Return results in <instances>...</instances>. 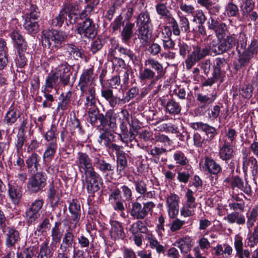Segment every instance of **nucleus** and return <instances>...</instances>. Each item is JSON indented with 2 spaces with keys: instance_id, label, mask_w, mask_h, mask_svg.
<instances>
[{
  "instance_id": "f257e3e1",
  "label": "nucleus",
  "mask_w": 258,
  "mask_h": 258,
  "mask_svg": "<svg viewBox=\"0 0 258 258\" xmlns=\"http://www.w3.org/2000/svg\"><path fill=\"white\" fill-rule=\"evenodd\" d=\"M93 70L89 69L84 72L80 77L79 87L82 96H86L85 106H92L96 103L95 84L91 80Z\"/></svg>"
},
{
  "instance_id": "f03ea898",
  "label": "nucleus",
  "mask_w": 258,
  "mask_h": 258,
  "mask_svg": "<svg viewBox=\"0 0 258 258\" xmlns=\"http://www.w3.org/2000/svg\"><path fill=\"white\" fill-rule=\"evenodd\" d=\"M136 23L138 38L142 45L145 46L152 36L153 26L149 13L147 11L141 12L137 19Z\"/></svg>"
},
{
  "instance_id": "7ed1b4c3",
  "label": "nucleus",
  "mask_w": 258,
  "mask_h": 258,
  "mask_svg": "<svg viewBox=\"0 0 258 258\" xmlns=\"http://www.w3.org/2000/svg\"><path fill=\"white\" fill-rule=\"evenodd\" d=\"M236 39L234 34H229L226 37L214 38L208 45L209 52L215 55L222 54L231 49L236 45Z\"/></svg>"
},
{
  "instance_id": "20e7f679",
  "label": "nucleus",
  "mask_w": 258,
  "mask_h": 258,
  "mask_svg": "<svg viewBox=\"0 0 258 258\" xmlns=\"http://www.w3.org/2000/svg\"><path fill=\"white\" fill-rule=\"evenodd\" d=\"M68 37L63 31L56 30H47L42 32V43L48 47H59Z\"/></svg>"
},
{
  "instance_id": "39448f33",
  "label": "nucleus",
  "mask_w": 258,
  "mask_h": 258,
  "mask_svg": "<svg viewBox=\"0 0 258 258\" xmlns=\"http://www.w3.org/2000/svg\"><path fill=\"white\" fill-rule=\"evenodd\" d=\"M155 207V204L151 201L144 203L143 205L137 201H134L132 202L128 213L134 219L142 220L152 212Z\"/></svg>"
},
{
  "instance_id": "423d86ee",
  "label": "nucleus",
  "mask_w": 258,
  "mask_h": 258,
  "mask_svg": "<svg viewBox=\"0 0 258 258\" xmlns=\"http://www.w3.org/2000/svg\"><path fill=\"white\" fill-rule=\"evenodd\" d=\"M209 53L208 47L202 48L200 45L194 46L192 51L187 55L185 60L186 68L190 70L197 62L208 55Z\"/></svg>"
},
{
  "instance_id": "0eeeda50",
  "label": "nucleus",
  "mask_w": 258,
  "mask_h": 258,
  "mask_svg": "<svg viewBox=\"0 0 258 258\" xmlns=\"http://www.w3.org/2000/svg\"><path fill=\"white\" fill-rule=\"evenodd\" d=\"M84 174L88 192L92 194L98 191L102 183L100 175L95 171V169Z\"/></svg>"
},
{
  "instance_id": "6e6552de",
  "label": "nucleus",
  "mask_w": 258,
  "mask_h": 258,
  "mask_svg": "<svg viewBox=\"0 0 258 258\" xmlns=\"http://www.w3.org/2000/svg\"><path fill=\"white\" fill-rule=\"evenodd\" d=\"M46 176L44 173L37 172L29 178L27 188L31 192H37L46 185Z\"/></svg>"
},
{
  "instance_id": "1a4fd4ad",
  "label": "nucleus",
  "mask_w": 258,
  "mask_h": 258,
  "mask_svg": "<svg viewBox=\"0 0 258 258\" xmlns=\"http://www.w3.org/2000/svg\"><path fill=\"white\" fill-rule=\"evenodd\" d=\"M78 33L84 37L92 38L97 34L95 24L92 20L87 18L77 28Z\"/></svg>"
},
{
  "instance_id": "9d476101",
  "label": "nucleus",
  "mask_w": 258,
  "mask_h": 258,
  "mask_svg": "<svg viewBox=\"0 0 258 258\" xmlns=\"http://www.w3.org/2000/svg\"><path fill=\"white\" fill-rule=\"evenodd\" d=\"M180 198L175 194L167 195L166 198V205L170 218H175L179 212V203Z\"/></svg>"
},
{
  "instance_id": "9b49d317",
  "label": "nucleus",
  "mask_w": 258,
  "mask_h": 258,
  "mask_svg": "<svg viewBox=\"0 0 258 258\" xmlns=\"http://www.w3.org/2000/svg\"><path fill=\"white\" fill-rule=\"evenodd\" d=\"M76 163L80 171L84 174L94 170L91 158L85 153H78Z\"/></svg>"
},
{
  "instance_id": "f8f14e48",
  "label": "nucleus",
  "mask_w": 258,
  "mask_h": 258,
  "mask_svg": "<svg viewBox=\"0 0 258 258\" xmlns=\"http://www.w3.org/2000/svg\"><path fill=\"white\" fill-rule=\"evenodd\" d=\"M8 195L12 203L15 205L19 204L23 194L21 185H18L16 182L10 181L8 184Z\"/></svg>"
},
{
  "instance_id": "ddd939ff",
  "label": "nucleus",
  "mask_w": 258,
  "mask_h": 258,
  "mask_svg": "<svg viewBox=\"0 0 258 258\" xmlns=\"http://www.w3.org/2000/svg\"><path fill=\"white\" fill-rule=\"evenodd\" d=\"M94 166L100 172L106 175L108 172L114 170V166L104 160V157L100 154H95L92 156Z\"/></svg>"
},
{
  "instance_id": "4468645a",
  "label": "nucleus",
  "mask_w": 258,
  "mask_h": 258,
  "mask_svg": "<svg viewBox=\"0 0 258 258\" xmlns=\"http://www.w3.org/2000/svg\"><path fill=\"white\" fill-rule=\"evenodd\" d=\"M258 41H252L247 49L244 50L240 56L239 62L241 65L245 66L249 62L252 57L257 53Z\"/></svg>"
},
{
  "instance_id": "2eb2a0df",
  "label": "nucleus",
  "mask_w": 258,
  "mask_h": 258,
  "mask_svg": "<svg viewBox=\"0 0 258 258\" xmlns=\"http://www.w3.org/2000/svg\"><path fill=\"white\" fill-rule=\"evenodd\" d=\"M100 124L103 130L114 131L116 128V116L113 111L110 110L107 111L105 115L100 116Z\"/></svg>"
},
{
  "instance_id": "dca6fc26",
  "label": "nucleus",
  "mask_w": 258,
  "mask_h": 258,
  "mask_svg": "<svg viewBox=\"0 0 258 258\" xmlns=\"http://www.w3.org/2000/svg\"><path fill=\"white\" fill-rule=\"evenodd\" d=\"M145 66L152 69L157 75L155 80H158L163 78L166 73V69H164L163 64L158 60L153 57H149L145 60Z\"/></svg>"
},
{
  "instance_id": "f3484780",
  "label": "nucleus",
  "mask_w": 258,
  "mask_h": 258,
  "mask_svg": "<svg viewBox=\"0 0 258 258\" xmlns=\"http://www.w3.org/2000/svg\"><path fill=\"white\" fill-rule=\"evenodd\" d=\"M70 67L67 63H62L56 68L53 74L58 78H59L60 81L64 85H67L70 82Z\"/></svg>"
},
{
  "instance_id": "a211bd4d",
  "label": "nucleus",
  "mask_w": 258,
  "mask_h": 258,
  "mask_svg": "<svg viewBox=\"0 0 258 258\" xmlns=\"http://www.w3.org/2000/svg\"><path fill=\"white\" fill-rule=\"evenodd\" d=\"M242 169L244 172L250 171L253 176L257 173V160L253 157L247 158V155L244 154L242 158Z\"/></svg>"
},
{
  "instance_id": "6ab92c4d",
  "label": "nucleus",
  "mask_w": 258,
  "mask_h": 258,
  "mask_svg": "<svg viewBox=\"0 0 258 258\" xmlns=\"http://www.w3.org/2000/svg\"><path fill=\"white\" fill-rule=\"evenodd\" d=\"M202 168L204 171L214 175L218 174L222 170L221 166L213 159L209 157L205 158Z\"/></svg>"
},
{
  "instance_id": "aec40b11",
  "label": "nucleus",
  "mask_w": 258,
  "mask_h": 258,
  "mask_svg": "<svg viewBox=\"0 0 258 258\" xmlns=\"http://www.w3.org/2000/svg\"><path fill=\"white\" fill-rule=\"evenodd\" d=\"M6 245L8 247H12L20 240L19 232L15 229L8 227L6 231Z\"/></svg>"
},
{
  "instance_id": "412c9836",
  "label": "nucleus",
  "mask_w": 258,
  "mask_h": 258,
  "mask_svg": "<svg viewBox=\"0 0 258 258\" xmlns=\"http://www.w3.org/2000/svg\"><path fill=\"white\" fill-rule=\"evenodd\" d=\"M161 104L165 107V112L172 115L178 114L181 110L179 103L173 99L169 100L166 103L165 99H162Z\"/></svg>"
},
{
  "instance_id": "4be33fe9",
  "label": "nucleus",
  "mask_w": 258,
  "mask_h": 258,
  "mask_svg": "<svg viewBox=\"0 0 258 258\" xmlns=\"http://www.w3.org/2000/svg\"><path fill=\"white\" fill-rule=\"evenodd\" d=\"M75 238L74 233L66 230L60 246L62 252H68L69 251L70 248L72 247L73 243H75Z\"/></svg>"
},
{
  "instance_id": "5701e85b",
  "label": "nucleus",
  "mask_w": 258,
  "mask_h": 258,
  "mask_svg": "<svg viewBox=\"0 0 258 258\" xmlns=\"http://www.w3.org/2000/svg\"><path fill=\"white\" fill-rule=\"evenodd\" d=\"M110 224L111 237L114 239H123L125 236V233L121 223L117 221H111Z\"/></svg>"
},
{
  "instance_id": "b1692460",
  "label": "nucleus",
  "mask_w": 258,
  "mask_h": 258,
  "mask_svg": "<svg viewBox=\"0 0 258 258\" xmlns=\"http://www.w3.org/2000/svg\"><path fill=\"white\" fill-rule=\"evenodd\" d=\"M233 146L225 141L219 149L220 158L226 161L232 159L234 157Z\"/></svg>"
},
{
  "instance_id": "393cba45",
  "label": "nucleus",
  "mask_w": 258,
  "mask_h": 258,
  "mask_svg": "<svg viewBox=\"0 0 258 258\" xmlns=\"http://www.w3.org/2000/svg\"><path fill=\"white\" fill-rule=\"evenodd\" d=\"M10 36L13 42L17 44L19 51L24 52L26 50L27 43L19 30H14L10 34Z\"/></svg>"
},
{
  "instance_id": "a878e982",
  "label": "nucleus",
  "mask_w": 258,
  "mask_h": 258,
  "mask_svg": "<svg viewBox=\"0 0 258 258\" xmlns=\"http://www.w3.org/2000/svg\"><path fill=\"white\" fill-rule=\"evenodd\" d=\"M69 211L71 216L69 221L80 222L81 212L80 206L78 201L73 200L70 203Z\"/></svg>"
},
{
  "instance_id": "bb28decb",
  "label": "nucleus",
  "mask_w": 258,
  "mask_h": 258,
  "mask_svg": "<svg viewBox=\"0 0 258 258\" xmlns=\"http://www.w3.org/2000/svg\"><path fill=\"white\" fill-rule=\"evenodd\" d=\"M173 158L176 164L184 166V169L191 168V165L189 164L188 159L182 151H177L174 152L173 155Z\"/></svg>"
},
{
  "instance_id": "cd10ccee",
  "label": "nucleus",
  "mask_w": 258,
  "mask_h": 258,
  "mask_svg": "<svg viewBox=\"0 0 258 258\" xmlns=\"http://www.w3.org/2000/svg\"><path fill=\"white\" fill-rule=\"evenodd\" d=\"M66 55L70 59H78L81 57V50L73 44H66L63 46Z\"/></svg>"
},
{
  "instance_id": "c85d7f7f",
  "label": "nucleus",
  "mask_w": 258,
  "mask_h": 258,
  "mask_svg": "<svg viewBox=\"0 0 258 258\" xmlns=\"http://www.w3.org/2000/svg\"><path fill=\"white\" fill-rule=\"evenodd\" d=\"M40 160V157L35 153L29 156L26 160V163L29 171L33 173L37 171L38 167L40 165L39 163Z\"/></svg>"
},
{
  "instance_id": "c756f323",
  "label": "nucleus",
  "mask_w": 258,
  "mask_h": 258,
  "mask_svg": "<svg viewBox=\"0 0 258 258\" xmlns=\"http://www.w3.org/2000/svg\"><path fill=\"white\" fill-rule=\"evenodd\" d=\"M58 78L53 73L49 74L46 77L44 89L42 91L51 92L52 89L57 90Z\"/></svg>"
},
{
  "instance_id": "7c9ffc66",
  "label": "nucleus",
  "mask_w": 258,
  "mask_h": 258,
  "mask_svg": "<svg viewBox=\"0 0 258 258\" xmlns=\"http://www.w3.org/2000/svg\"><path fill=\"white\" fill-rule=\"evenodd\" d=\"M164 32L165 33L166 37L165 36L164 39H162V45L165 50L173 49L174 48L175 43L174 41L171 38L172 34L171 31L167 26L164 27Z\"/></svg>"
},
{
  "instance_id": "2f4dec72",
  "label": "nucleus",
  "mask_w": 258,
  "mask_h": 258,
  "mask_svg": "<svg viewBox=\"0 0 258 258\" xmlns=\"http://www.w3.org/2000/svg\"><path fill=\"white\" fill-rule=\"evenodd\" d=\"M37 19L25 17L24 27L28 33H35L38 31L39 26L37 22Z\"/></svg>"
},
{
  "instance_id": "473e14b6",
  "label": "nucleus",
  "mask_w": 258,
  "mask_h": 258,
  "mask_svg": "<svg viewBox=\"0 0 258 258\" xmlns=\"http://www.w3.org/2000/svg\"><path fill=\"white\" fill-rule=\"evenodd\" d=\"M86 109L88 110V117L89 122L92 124L95 125L97 121V120L101 122L100 116L103 114L99 113L98 109L96 107L95 104L92 106L86 107Z\"/></svg>"
},
{
  "instance_id": "72a5a7b5",
  "label": "nucleus",
  "mask_w": 258,
  "mask_h": 258,
  "mask_svg": "<svg viewBox=\"0 0 258 258\" xmlns=\"http://www.w3.org/2000/svg\"><path fill=\"white\" fill-rule=\"evenodd\" d=\"M79 10L78 6L74 2H71L65 4L61 11H63L64 13L66 16H68L69 18H70V23L72 24L75 22V20H74L73 22L72 21V15L75 14L76 12Z\"/></svg>"
},
{
  "instance_id": "f704fd0d",
  "label": "nucleus",
  "mask_w": 258,
  "mask_h": 258,
  "mask_svg": "<svg viewBox=\"0 0 258 258\" xmlns=\"http://www.w3.org/2000/svg\"><path fill=\"white\" fill-rule=\"evenodd\" d=\"M69 130L72 134H75L79 135H83L84 131L81 125L80 121L76 116L71 117L69 123Z\"/></svg>"
},
{
  "instance_id": "c9c22d12",
  "label": "nucleus",
  "mask_w": 258,
  "mask_h": 258,
  "mask_svg": "<svg viewBox=\"0 0 258 258\" xmlns=\"http://www.w3.org/2000/svg\"><path fill=\"white\" fill-rule=\"evenodd\" d=\"M61 223L60 222H56L54 226L51 230V236L52 238L51 244H56L58 243L62 236V232L60 231V226Z\"/></svg>"
},
{
  "instance_id": "e433bc0d",
  "label": "nucleus",
  "mask_w": 258,
  "mask_h": 258,
  "mask_svg": "<svg viewBox=\"0 0 258 258\" xmlns=\"http://www.w3.org/2000/svg\"><path fill=\"white\" fill-rule=\"evenodd\" d=\"M57 148L56 141H52L49 143L43 155L45 161H50L53 158Z\"/></svg>"
},
{
  "instance_id": "4c0bfd02",
  "label": "nucleus",
  "mask_w": 258,
  "mask_h": 258,
  "mask_svg": "<svg viewBox=\"0 0 258 258\" xmlns=\"http://www.w3.org/2000/svg\"><path fill=\"white\" fill-rule=\"evenodd\" d=\"M111 131L103 130V132L99 136L98 140V142L101 145L107 147L114 141V136Z\"/></svg>"
},
{
  "instance_id": "58836bf2",
  "label": "nucleus",
  "mask_w": 258,
  "mask_h": 258,
  "mask_svg": "<svg viewBox=\"0 0 258 258\" xmlns=\"http://www.w3.org/2000/svg\"><path fill=\"white\" fill-rule=\"evenodd\" d=\"M134 26V23H127L123 27L121 32V39L123 42L126 43L131 39L133 35Z\"/></svg>"
},
{
  "instance_id": "ea45409f",
  "label": "nucleus",
  "mask_w": 258,
  "mask_h": 258,
  "mask_svg": "<svg viewBox=\"0 0 258 258\" xmlns=\"http://www.w3.org/2000/svg\"><path fill=\"white\" fill-rule=\"evenodd\" d=\"M226 219V218H225ZM226 219L230 224L236 223L238 225L245 223V219L244 215L237 212H233L227 215Z\"/></svg>"
},
{
  "instance_id": "a19ab883",
  "label": "nucleus",
  "mask_w": 258,
  "mask_h": 258,
  "mask_svg": "<svg viewBox=\"0 0 258 258\" xmlns=\"http://www.w3.org/2000/svg\"><path fill=\"white\" fill-rule=\"evenodd\" d=\"M225 12L229 17H236L239 15L238 6L232 2H228L225 7Z\"/></svg>"
},
{
  "instance_id": "79ce46f5",
  "label": "nucleus",
  "mask_w": 258,
  "mask_h": 258,
  "mask_svg": "<svg viewBox=\"0 0 258 258\" xmlns=\"http://www.w3.org/2000/svg\"><path fill=\"white\" fill-rule=\"evenodd\" d=\"M197 204L185 203L180 209V215L183 217H188L195 215Z\"/></svg>"
},
{
  "instance_id": "37998d69",
  "label": "nucleus",
  "mask_w": 258,
  "mask_h": 258,
  "mask_svg": "<svg viewBox=\"0 0 258 258\" xmlns=\"http://www.w3.org/2000/svg\"><path fill=\"white\" fill-rule=\"evenodd\" d=\"M20 116V112L16 109H11L5 116V120L7 123L11 125L17 121Z\"/></svg>"
},
{
  "instance_id": "c03bdc74",
  "label": "nucleus",
  "mask_w": 258,
  "mask_h": 258,
  "mask_svg": "<svg viewBox=\"0 0 258 258\" xmlns=\"http://www.w3.org/2000/svg\"><path fill=\"white\" fill-rule=\"evenodd\" d=\"M227 64L226 59L224 58L217 57L215 59L213 65L214 73L217 76H221L222 69Z\"/></svg>"
},
{
  "instance_id": "a18cd8bd",
  "label": "nucleus",
  "mask_w": 258,
  "mask_h": 258,
  "mask_svg": "<svg viewBox=\"0 0 258 258\" xmlns=\"http://www.w3.org/2000/svg\"><path fill=\"white\" fill-rule=\"evenodd\" d=\"M51 224L49 220L45 218L42 222L38 225L35 231V234H37L38 236L43 235L44 233H46L47 231L49 230Z\"/></svg>"
},
{
  "instance_id": "49530a36",
  "label": "nucleus",
  "mask_w": 258,
  "mask_h": 258,
  "mask_svg": "<svg viewBox=\"0 0 258 258\" xmlns=\"http://www.w3.org/2000/svg\"><path fill=\"white\" fill-rule=\"evenodd\" d=\"M156 76L155 72L148 67L140 72L139 77L141 81H145L152 80Z\"/></svg>"
},
{
  "instance_id": "de8ad7c7",
  "label": "nucleus",
  "mask_w": 258,
  "mask_h": 258,
  "mask_svg": "<svg viewBox=\"0 0 258 258\" xmlns=\"http://www.w3.org/2000/svg\"><path fill=\"white\" fill-rule=\"evenodd\" d=\"M26 13L25 17L31 18H38L39 16V12L36 5L28 4L26 5Z\"/></svg>"
},
{
  "instance_id": "09e8293b",
  "label": "nucleus",
  "mask_w": 258,
  "mask_h": 258,
  "mask_svg": "<svg viewBox=\"0 0 258 258\" xmlns=\"http://www.w3.org/2000/svg\"><path fill=\"white\" fill-rule=\"evenodd\" d=\"M147 231V227L141 221H138L134 223L130 228V231L134 234L139 232L145 233Z\"/></svg>"
},
{
  "instance_id": "8fccbe9b",
  "label": "nucleus",
  "mask_w": 258,
  "mask_h": 258,
  "mask_svg": "<svg viewBox=\"0 0 258 258\" xmlns=\"http://www.w3.org/2000/svg\"><path fill=\"white\" fill-rule=\"evenodd\" d=\"M247 225L248 228L251 227L258 218V207L255 206L247 215Z\"/></svg>"
},
{
  "instance_id": "3c124183",
  "label": "nucleus",
  "mask_w": 258,
  "mask_h": 258,
  "mask_svg": "<svg viewBox=\"0 0 258 258\" xmlns=\"http://www.w3.org/2000/svg\"><path fill=\"white\" fill-rule=\"evenodd\" d=\"M184 171L177 172V178L180 182L186 183L192 174V168L189 169H184Z\"/></svg>"
},
{
  "instance_id": "603ef678",
  "label": "nucleus",
  "mask_w": 258,
  "mask_h": 258,
  "mask_svg": "<svg viewBox=\"0 0 258 258\" xmlns=\"http://www.w3.org/2000/svg\"><path fill=\"white\" fill-rule=\"evenodd\" d=\"M155 9L157 14L166 18H170L171 14L168 10L166 4L164 3H158L155 6Z\"/></svg>"
},
{
  "instance_id": "864d4df0",
  "label": "nucleus",
  "mask_w": 258,
  "mask_h": 258,
  "mask_svg": "<svg viewBox=\"0 0 258 258\" xmlns=\"http://www.w3.org/2000/svg\"><path fill=\"white\" fill-rule=\"evenodd\" d=\"M50 251L48 247V241H44L40 245L39 252L37 258H50Z\"/></svg>"
},
{
  "instance_id": "5fc2aeb1",
  "label": "nucleus",
  "mask_w": 258,
  "mask_h": 258,
  "mask_svg": "<svg viewBox=\"0 0 258 258\" xmlns=\"http://www.w3.org/2000/svg\"><path fill=\"white\" fill-rule=\"evenodd\" d=\"M192 16V21L197 22L199 24H204L207 20V17L203 11L201 9H198L194 11Z\"/></svg>"
},
{
  "instance_id": "6e6d98bb",
  "label": "nucleus",
  "mask_w": 258,
  "mask_h": 258,
  "mask_svg": "<svg viewBox=\"0 0 258 258\" xmlns=\"http://www.w3.org/2000/svg\"><path fill=\"white\" fill-rule=\"evenodd\" d=\"M236 136L235 130L233 128H229L223 138V142L225 143L226 141L230 145H234L235 143Z\"/></svg>"
},
{
  "instance_id": "4d7b16f0",
  "label": "nucleus",
  "mask_w": 258,
  "mask_h": 258,
  "mask_svg": "<svg viewBox=\"0 0 258 258\" xmlns=\"http://www.w3.org/2000/svg\"><path fill=\"white\" fill-rule=\"evenodd\" d=\"M62 223L64 226L66 227V231L74 233L77 229L78 232L79 231L80 222L69 221V219L66 218L62 221Z\"/></svg>"
},
{
  "instance_id": "13d9d810",
  "label": "nucleus",
  "mask_w": 258,
  "mask_h": 258,
  "mask_svg": "<svg viewBox=\"0 0 258 258\" xmlns=\"http://www.w3.org/2000/svg\"><path fill=\"white\" fill-rule=\"evenodd\" d=\"M247 245L250 247H253L258 243V226L254 228L252 234L247 238Z\"/></svg>"
},
{
  "instance_id": "bf43d9fd",
  "label": "nucleus",
  "mask_w": 258,
  "mask_h": 258,
  "mask_svg": "<svg viewBox=\"0 0 258 258\" xmlns=\"http://www.w3.org/2000/svg\"><path fill=\"white\" fill-rule=\"evenodd\" d=\"M67 16L63 11H60L59 14L51 21V25L53 27H60L64 22Z\"/></svg>"
},
{
  "instance_id": "052dcab7",
  "label": "nucleus",
  "mask_w": 258,
  "mask_h": 258,
  "mask_svg": "<svg viewBox=\"0 0 258 258\" xmlns=\"http://www.w3.org/2000/svg\"><path fill=\"white\" fill-rule=\"evenodd\" d=\"M217 38L226 37V32L228 31L227 25L225 23H220L214 31Z\"/></svg>"
},
{
  "instance_id": "680f3d73",
  "label": "nucleus",
  "mask_w": 258,
  "mask_h": 258,
  "mask_svg": "<svg viewBox=\"0 0 258 258\" xmlns=\"http://www.w3.org/2000/svg\"><path fill=\"white\" fill-rule=\"evenodd\" d=\"M117 171L119 172V174L121 175L122 172H124V170L125 167L127 166V160L124 155L120 154L117 157Z\"/></svg>"
},
{
  "instance_id": "e2e57ef3",
  "label": "nucleus",
  "mask_w": 258,
  "mask_h": 258,
  "mask_svg": "<svg viewBox=\"0 0 258 258\" xmlns=\"http://www.w3.org/2000/svg\"><path fill=\"white\" fill-rule=\"evenodd\" d=\"M247 37L244 33H240L239 35L238 38L236 39L237 49L239 52H240L239 48L245 49L247 45Z\"/></svg>"
},
{
  "instance_id": "0e129e2a",
  "label": "nucleus",
  "mask_w": 258,
  "mask_h": 258,
  "mask_svg": "<svg viewBox=\"0 0 258 258\" xmlns=\"http://www.w3.org/2000/svg\"><path fill=\"white\" fill-rule=\"evenodd\" d=\"M133 182L135 186L136 190L138 193L141 195L145 194L147 189V185L144 180L140 179L135 180L134 179Z\"/></svg>"
},
{
  "instance_id": "69168bd1",
  "label": "nucleus",
  "mask_w": 258,
  "mask_h": 258,
  "mask_svg": "<svg viewBox=\"0 0 258 258\" xmlns=\"http://www.w3.org/2000/svg\"><path fill=\"white\" fill-rule=\"evenodd\" d=\"M252 87L250 85H244L240 88L239 94L245 98H249L252 96Z\"/></svg>"
},
{
  "instance_id": "338daca9",
  "label": "nucleus",
  "mask_w": 258,
  "mask_h": 258,
  "mask_svg": "<svg viewBox=\"0 0 258 258\" xmlns=\"http://www.w3.org/2000/svg\"><path fill=\"white\" fill-rule=\"evenodd\" d=\"M197 96V100L204 104L212 103L216 98L214 95H205L202 93H198Z\"/></svg>"
},
{
  "instance_id": "774afa93",
  "label": "nucleus",
  "mask_w": 258,
  "mask_h": 258,
  "mask_svg": "<svg viewBox=\"0 0 258 258\" xmlns=\"http://www.w3.org/2000/svg\"><path fill=\"white\" fill-rule=\"evenodd\" d=\"M25 215L28 222L31 224L34 222L40 216L39 213L33 211L29 208L26 210Z\"/></svg>"
}]
</instances>
